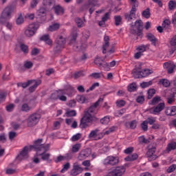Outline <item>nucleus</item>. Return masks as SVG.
<instances>
[{
  "mask_svg": "<svg viewBox=\"0 0 176 176\" xmlns=\"http://www.w3.org/2000/svg\"><path fill=\"white\" fill-rule=\"evenodd\" d=\"M56 14H64V9L60 6H56L54 7Z\"/></svg>",
  "mask_w": 176,
  "mask_h": 176,
  "instance_id": "nucleus-31",
  "label": "nucleus"
},
{
  "mask_svg": "<svg viewBox=\"0 0 176 176\" xmlns=\"http://www.w3.org/2000/svg\"><path fill=\"white\" fill-rule=\"evenodd\" d=\"M116 25H120L122 24V16H114Z\"/></svg>",
  "mask_w": 176,
  "mask_h": 176,
  "instance_id": "nucleus-50",
  "label": "nucleus"
},
{
  "mask_svg": "<svg viewBox=\"0 0 176 176\" xmlns=\"http://www.w3.org/2000/svg\"><path fill=\"white\" fill-rule=\"evenodd\" d=\"M67 107L74 108L76 105V101L75 100H71L67 103Z\"/></svg>",
  "mask_w": 176,
  "mask_h": 176,
  "instance_id": "nucleus-59",
  "label": "nucleus"
},
{
  "mask_svg": "<svg viewBox=\"0 0 176 176\" xmlns=\"http://www.w3.org/2000/svg\"><path fill=\"white\" fill-rule=\"evenodd\" d=\"M83 171V168L80 167V166L78 163H74L73 164V168L70 171V175L76 176L81 174Z\"/></svg>",
  "mask_w": 176,
  "mask_h": 176,
  "instance_id": "nucleus-16",
  "label": "nucleus"
},
{
  "mask_svg": "<svg viewBox=\"0 0 176 176\" xmlns=\"http://www.w3.org/2000/svg\"><path fill=\"white\" fill-rule=\"evenodd\" d=\"M147 39L151 42L153 46H156V42H157V39L155 38V36L151 33L147 34Z\"/></svg>",
  "mask_w": 176,
  "mask_h": 176,
  "instance_id": "nucleus-29",
  "label": "nucleus"
},
{
  "mask_svg": "<svg viewBox=\"0 0 176 176\" xmlns=\"http://www.w3.org/2000/svg\"><path fill=\"white\" fill-rule=\"evenodd\" d=\"M100 0H88L87 3L82 6L85 10L89 9V13L91 14L94 12V6H100Z\"/></svg>",
  "mask_w": 176,
  "mask_h": 176,
  "instance_id": "nucleus-12",
  "label": "nucleus"
},
{
  "mask_svg": "<svg viewBox=\"0 0 176 176\" xmlns=\"http://www.w3.org/2000/svg\"><path fill=\"white\" fill-rule=\"evenodd\" d=\"M155 152H156V147L148 148L146 156H147L150 160H156V159H157V155L155 154Z\"/></svg>",
  "mask_w": 176,
  "mask_h": 176,
  "instance_id": "nucleus-18",
  "label": "nucleus"
},
{
  "mask_svg": "<svg viewBox=\"0 0 176 176\" xmlns=\"http://www.w3.org/2000/svg\"><path fill=\"white\" fill-rule=\"evenodd\" d=\"M104 45L102 47L103 49V54H105L107 53V50H108V48L109 47V36H104Z\"/></svg>",
  "mask_w": 176,
  "mask_h": 176,
  "instance_id": "nucleus-24",
  "label": "nucleus"
},
{
  "mask_svg": "<svg viewBox=\"0 0 176 176\" xmlns=\"http://www.w3.org/2000/svg\"><path fill=\"white\" fill-rule=\"evenodd\" d=\"M16 23L18 25H20V24H23L24 23V18L21 14H20L17 17Z\"/></svg>",
  "mask_w": 176,
  "mask_h": 176,
  "instance_id": "nucleus-48",
  "label": "nucleus"
},
{
  "mask_svg": "<svg viewBox=\"0 0 176 176\" xmlns=\"http://www.w3.org/2000/svg\"><path fill=\"white\" fill-rule=\"evenodd\" d=\"M104 138V134L100 132V129H96L91 131L88 135V138L92 141H98V140H102Z\"/></svg>",
  "mask_w": 176,
  "mask_h": 176,
  "instance_id": "nucleus-9",
  "label": "nucleus"
},
{
  "mask_svg": "<svg viewBox=\"0 0 176 176\" xmlns=\"http://www.w3.org/2000/svg\"><path fill=\"white\" fill-rule=\"evenodd\" d=\"M33 65L34 63L30 60H25L23 64V67L26 69H30V68H32Z\"/></svg>",
  "mask_w": 176,
  "mask_h": 176,
  "instance_id": "nucleus-37",
  "label": "nucleus"
},
{
  "mask_svg": "<svg viewBox=\"0 0 176 176\" xmlns=\"http://www.w3.org/2000/svg\"><path fill=\"white\" fill-rule=\"evenodd\" d=\"M34 81L29 80L27 82L19 83L18 86L25 89V87H28L31 85V83H34Z\"/></svg>",
  "mask_w": 176,
  "mask_h": 176,
  "instance_id": "nucleus-42",
  "label": "nucleus"
},
{
  "mask_svg": "<svg viewBox=\"0 0 176 176\" xmlns=\"http://www.w3.org/2000/svg\"><path fill=\"white\" fill-rule=\"evenodd\" d=\"M77 36H78V33H76V32L72 33L70 36V43H74V42L76 41Z\"/></svg>",
  "mask_w": 176,
  "mask_h": 176,
  "instance_id": "nucleus-49",
  "label": "nucleus"
},
{
  "mask_svg": "<svg viewBox=\"0 0 176 176\" xmlns=\"http://www.w3.org/2000/svg\"><path fill=\"white\" fill-rule=\"evenodd\" d=\"M96 120H97L96 116L85 112L83 118L80 120V126L81 129H87V127L91 126L93 122H96Z\"/></svg>",
  "mask_w": 176,
  "mask_h": 176,
  "instance_id": "nucleus-3",
  "label": "nucleus"
},
{
  "mask_svg": "<svg viewBox=\"0 0 176 176\" xmlns=\"http://www.w3.org/2000/svg\"><path fill=\"white\" fill-rule=\"evenodd\" d=\"M103 63H104V60L100 57H97L94 60V63L96 65H98V67H102Z\"/></svg>",
  "mask_w": 176,
  "mask_h": 176,
  "instance_id": "nucleus-43",
  "label": "nucleus"
},
{
  "mask_svg": "<svg viewBox=\"0 0 176 176\" xmlns=\"http://www.w3.org/2000/svg\"><path fill=\"white\" fill-rule=\"evenodd\" d=\"M58 28H60V24L55 23L50 25L48 28V30L51 31V32H53V31H56V30H58Z\"/></svg>",
  "mask_w": 176,
  "mask_h": 176,
  "instance_id": "nucleus-38",
  "label": "nucleus"
},
{
  "mask_svg": "<svg viewBox=\"0 0 176 176\" xmlns=\"http://www.w3.org/2000/svg\"><path fill=\"white\" fill-rule=\"evenodd\" d=\"M161 98L160 96H155L153 100H151V105H156V104H159L161 101Z\"/></svg>",
  "mask_w": 176,
  "mask_h": 176,
  "instance_id": "nucleus-47",
  "label": "nucleus"
},
{
  "mask_svg": "<svg viewBox=\"0 0 176 176\" xmlns=\"http://www.w3.org/2000/svg\"><path fill=\"white\" fill-rule=\"evenodd\" d=\"M65 94H67V91L60 89L56 92L52 94L51 95V98H52V100H60V101L65 102V101H67V96H65Z\"/></svg>",
  "mask_w": 176,
  "mask_h": 176,
  "instance_id": "nucleus-8",
  "label": "nucleus"
},
{
  "mask_svg": "<svg viewBox=\"0 0 176 176\" xmlns=\"http://www.w3.org/2000/svg\"><path fill=\"white\" fill-rule=\"evenodd\" d=\"M12 13H13V8L12 6L6 7L0 17V21L2 24H5L8 30H12V24L7 22L8 20L12 17Z\"/></svg>",
  "mask_w": 176,
  "mask_h": 176,
  "instance_id": "nucleus-2",
  "label": "nucleus"
},
{
  "mask_svg": "<svg viewBox=\"0 0 176 176\" xmlns=\"http://www.w3.org/2000/svg\"><path fill=\"white\" fill-rule=\"evenodd\" d=\"M77 101L80 102V104H85V102H86V97L84 96H77Z\"/></svg>",
  "mask_w": 176,
  "mask_h": 176,
  "instance_id": "nucleus-52",
  "label": "nucleus"
},
{
  "mask_svg": "<svg viewBox=\"0 0 176 176\" xmlns=\"http://www.w3.org/2000/svg\"><path fill=\"white\" fill-rule=\"evenodd\" d=\"M65 122L66 124H67V126H71L72 129H76V127H78V122L74 120V118H67Z\"/></svg>",
  "mask_w": 176,
  "mask_h": 176,
  "instance_id": "nucleus-25",
  "label": "nucleus"
},
{
  "mask_svg": "<svg viewBox=\"0 0 176 176\" xmlns=\"http://www.w3.org/2000/svg\"><path fill=\"white\" fill-rule=\"evenodd\" d=\"M170 44L171 46H176V35L171 38Z\"/></svg>",
  "mask_w": 176,
  "mask_h": 176,
  "instance_id": "nucleus-64",
  "label": "nucleus"
},
{
  "mask_svg": "<svg viewBox=\"0 0 176 176\" xmlns=\"http://www.w3.org/2000/svg\"><path fill=\"white\" fill-rule=\"evenodd\" d=\"M162 28L164 30H168V28H170V21L168 19H166L162 23Z\"/></svg>",
  "mask_w": 176,
  "mask_h": 176,
  "instance_id": "nucleus-51",
  "label": "nucleus"
},
{
  "mask_svg": "<svg viewBox=\"0 0 176 176\" xmlns=\"http://www.w3.org/2000/svg\"><path fill=\"white\" fill-rule=\"evenodd\" d=\"M165 113L167 116H175L176 115V106L166 107Z\"/></svg>",
  "mask_w": 176,
  "mask_h": 176,
  "instance_id": "nucleus-21",
  "label": "nucleus"
},
{
  "mask_svg": "<svg viewBox=\"0 0 176 176\" xmlns=\"http://www.w3.org/2000/svg\"><path fill=\"white\" fill-rule=\"evenodd\" d=\"M146 122L148 124L152 125L156 122V117H149L147 118Z\"/></svg>",
  "mask_w": 176,
  "mask_h": 176,
  "instance_id": "nucleus-57",
  "label": "nucleus"
},
{
  "mask_svg": "<svg viewBox=\"0 0 176 176\" xmlns=\"http://www.w3.org/2000/svg\"><path fill=\"white\" fill-rule=\"evenodd\" d=\"M111 122V117L109 116H104L103 118L100 119L101 124H108Z\"/></svg>",
  "mask_w": 176,
  "mask_h": 176,
  "instance_id": "nucleus-36",
  "label": "nucleus"
},
{
  "mask_svg": "<svg viewBox=\"0 0 176 176\" xmlns=\"http://www.w3.org/2000/svg\"><path fill=\"white\" fill-rule=\"evenodd\" d=\"M16 137H17V133L13 131L9 133V138L11 141L14 140Z\"/></svg>",
  "mask_w": 176,
  "mask_h": 176,
  "instance_id": "nucleus-62",
  "label": "nucleus"
},
{
  "mask_svg": "<svg viewBox=\"0 0 176 176\" xmlns=\"http://www.w3.org/2000/svg\"><path fill=\"white\" fill-rule=\"evenodd\" d=\"M49 149H50V146L49 144H42V139L35 141L34 150L37 152V155L41 156L43 160H45L47 163H52L50 153H46Z\"/></svg>",
  "mask_w": 176,
  "mask_h": 176,
  "instance_id": "nucleus-1",
  "label": "nucleus"
},
{
  "mask_svg": "<svg viewBox=\"0 0 176 176\" xmlns=\"http://www.w3.org/2000/svg\"><path fill=\"white\" fill-rule=\"evenodd\" d=\"M75 21L79 28H82L85 25V22L80 18H76Z\"/></svg>",
  "mask_w": 176,
  "mask_h": 176,
  "instance_id": "nucleus-44",
  "label": "nucleus"
},
{
  "mask_svg": "<svg viewBox=\"0 0 176 176\" xmlns=\"http://www.w3.org/2000/svg\"><path fill=\"white\" fill-rule=\"evenodd\" d=\"M66 116H67V118L69 117H74V116H76V111L75 110H67L65 113Z\"/></svg>",
  "mask_w": 176,
  "mask_h": 176,
  "instance_id": "nucleus-41",
  "label": "nucleus"
},
{
  "mask_svg": "<svg viewBox=\"0 0 176 176\" xmlns=\"http://www.w3.org/2000/svg\"><path fill=\"white\" fill-rule=\"evenodd\" d=\"M148 50H149V45H141L136 47V50L142 54Z\"/></svg>",
  "mask_w": 176,
  "mask_h": 176,
  "instance_id": "nucleus-27",
  "label": "nucleus"
},
{
  "mask_svg": "<svg viewBox=\"0 0 176 176\" xmlns=\"http://www.w3.org/2000/svg\"><path fill=\"white\" fill-rule=\"evenodd\" d=\"M41 41L45 42L47 45L52 46L53 45V41L50 39V36L48 34H44L40 38Z\"/></svg>",
  "mask_w": 176,
  "mask_h": 176,
  "instance_id": "nucleus-26",
  "label": "nucleus"
},
{
  "mask_svg": "<svg viewBox=\"0 0 176 176\" xmlns=\"http://www.w3.org/2000/svg\"><path fill=\"white\" fill-rule=\"evenodd\" d=\"M56 45L58 49H63L65 45V38L63 36H59L56 40Z\"/></svg>",
  "mask_w": 176,
  "mask_h": 176,
  "instance_id": "nucleus-22",
  "label": "nucleus"
},
{
  "mask_svg": "<svg viewBox=\"0 0 176 176\" xmlns=\"http://www.w3.org/2000/svg\"><path fill=\"white\" fill-rule=\"evenodd\" d=\"M153 72V70L152 69H142L141 66H139L132 70V75L134 76V78L138 79L140 78H146L147 76H149V75H151Z\"/></svg>",
  "mask_w": 176,
  "mask_h": 176,
  "instance_id": "nucleus-4",
  "label": "nucleus"
},
{
  "mask_svg": "<svg viewBox=\"0 0 176 176\" xmlns=\"http://www.w3.org/2000/svg\"><path fill=\"white\" fill-rule=\"evenodd\" d=\"M169 10H174L176 8V2L174 0H170L168 4Z\"/></svg>",
  "mask_w": 176,
  "mask_h": 176,
  "instance_id": "nucleus-39",
  "label": "nucleus"
},
{
  "mask_svg": "<svg viewBox=\"0 0 176 176\" xmlns=\"http://www.w3.org/2000/svg\"><path fill=\"white\" fill-rule=\"evenodd\" d=\"M80 138H82V134L77 133L72 136V138H71V141H72L73 142H75L76 141H79Z\"/></svg>",
  "mask_w": 176,
  "mask_h": 176,
  "instance_id": "nucleus-46",
  "label": "nucleus"
},
{
  "mask_svg": "<svg viewBox=\"0 0 176 176\" xmlns=\"http://www.w3.org/2000/svg\"><path fill=\"white\" fill-rule=\"evenodd\" d=\"M115 130H116V127L111 126L109 129L103 130V131L101 133H102V134H103V137H104V135H108L109 134H111V133H113V131H115Z\"/></svg>",
  "mask_w": 176,
  "mask_h": 176,
  "instance_id": "nucleus-30",
  "label": "nucleus"
},
{
  "mask_svg": "<svg viewBox=\"0 0 176 176\" xmlns=\"http://www.w3.org/2000/svg\"><path fill=\"white\" fill-rule=\"evenodd\" d=\"M21 109L23 112H28L29 111H31V107H30L28 104L25 103L22 105Z\"/></svg>",
  "mask_w": 176,
  "mask_h": 176,
  "instance_id": "nucleus-54",
  "label": "nucleus"
},
{
  "mask_svg": "<svg viewBox=\"0 0 176 176\" xmlns=\"http://www.w3.org/2000/svg\"><path fill=\"white\" fill-rule=\"evenodd\" d=\"M90 155H91V149L86 148L82 150L78 155V160H85V159H87Z\"/></svg>",
  "mask_w": 176,
  "mask_h": 176,
  "instance_id": "nucleus-17",
  "label": "nucleus"
},
{
  "mask_svg": "<svg viewBox=\"0 0 176 176\" xmlns=\"http://www.w3.org/2000/svg\"><path fill=\"white\" fill-rule=\"evenodd\" d=\"M103 166H116L119 164V157L109 155L104 158L102 161Z\"/></svg>",
  "mask_w": 176,
  "mask_h": 176,
  "instance_id": "nucleus-7",
  "label": "nucleus"
},
{
  "mask_svg": "<svg viewBox=\"0 0 176 176\" xmlns=\"http://www.w3.org/2000/svg\"><path fill=\"white\" fill-rule=\"evenodd\" d=\"M143 17H145V19H149L151 17V12L149 11V8H147L142 12Z\"/></svg>",
  "mask_w": 176,
  "mask_h": 176,
  "instance_id": "nucleus-55",
  "label": "nucleus"
},
{
  "mask_svg": "<svg viewBox=\"0 0 176 176\" xmlns=\"http://www.w3.org/2000/svg\"><path fill=\"white\" fill-rule=\"evenodd\" d=\"M127 90L131 93L135 91V90H137V84L135 82L131 83L129 85H128Z\"/></svg>",
  "mask_w": 176,
  "mask_h": 176,
  "instance_id": "nucleus-35",
  "label": "nucleus"
},
{
  "mask_svg": "<svg viewBox=\"0 0 176 176\" xmlns=\"http://www.w3.org/2000/svg\"><path fill=\"white\" fill-rule=\"evenodd\" d=\"M175 149H176V142H170L166 147L167 152H171V151H174Z\"/></svg>",
  "mask_w": 176,
  "mask_h": 176,
  "instance_id": "nucleus-34",
  "label": "nucleus"
},
{
  "mask_svg": "<svg viewBox=\"0 0 176 176\" xmlns=\"http://www.w3.org/2000/svg\"><path fill=\"white\" fill-rule=\"evenodd\" d=\"M32 149H35V142L34 145L30 146H26L23 148L22 151L20 153V154L18 156V159L19 160H23L24 159H27L28 157V153L31 152Z\"/></svg>",
  "mask_w": 176,
  "mask_h": 176,
  "instance_id": "nucleus-10",
  "label": "nucleus"
},
{
  "mask_svg": "<svg viewBox=\"0 0 176 176\" xmlns=\"http://www.w3.org/2000/svg\"><path fill=\"white\" fill-rule=\"evenodd\" d=\"M156 93V90H155V89H151L148 90L147 92V98H148V100H151V98H152V97H153V96H155Z\"/></svg>",
  "mask_w": 176,
  "mask_h": 176,
  "instance_id": "nucleus-40",
  "label": "nucleus"
},
{
  "mask_svg": "<svg viewBox=\"0 0 176 176\" xmlns=\"http://www.w3.org/2000/svg\"><path fill=\"white\" fill-rule=\"evenodd\" d=\"M80 148H82V144L79 143L74 144L72 148V152L73 153H76L79 152V150L80 149Z\"/></svg>",
  "mask_w": 176,
  "mask_h": 176,
  "instance_id": "nucleus-33",
  "label": "nucleus"
},
{
  "mask_svg": "<svg viewBox=\"0 0 176 176\" xmlns=\"http://www.w3.org/2000/svg\"><path fill=\"white\" fill-rule=\"evenodd\" d=\"M102 67L104 68V71H111V67L108 63H102Z\"/></svg>",
  "mask_w": 176,
  "mask_h": 176,
  "instance_id": "nucleus-61",
  "label": "nucleus"
},
{
  "mask_svg": "<svg viewBox=\"0 0 176 176\" xmlns=\"http://www.w3.org/2000/svg\"><path fill=\"white\" fill-rule=\"evenodd\" d=\"M32 82H34L30 83V85H32V86H31L29 88V91L30 93L35 91V89H36V87H38V86H39V85H41V83H42V81H41V80H38L37 81L32 80Z\"/></svg>",
  "mask_w": 176,
  "mask_h": 176,
  "instance_id": "nucleus-23",
  "label": "nucleus"
},
{
  "mask_svg": "<svg viewBox=\"0 0 176 176\" xmlns=\"http://www.w3.org/2000/svg\"><path fill=\"white\" fill-rule=\"evenodd\" d=\"M164 68L168 69V74H173L174 70L176 69V65L174 62H166L164 64Z\"/></svg>",
  "mask_w": 176,
  "mask_h": 176,
  "instance_id": "nucleus-19",
  "label": "nucleus"
},
{
  "mask_svg": "<svg viewBox=\"0 0 176 176\" xmlns=\"http://www.w3.org/2000/svg\"><path fill=\"white\" fill-rule=\"evenodd\" d=\"M141 127L143 131H148V121H143V122L141 124Z\"/></svg>",
  "mask_w": 176,
  "mask_h": 176,
  "instance_id": "nucleus-56",
  "label": "nucleus"
},
{
  "mask_svg": "<svg viewBox=\"0 0 176 176\" xmlns=\"http://www.w3.org/2000/svg\"><path fill=\"white\" fill-rule=\"evenodd\" d=\"M135 12H137V9L135 8V6H134L133 7H132L130 14H125L126 20L130 21L133 19H135Z\"/></svg>",
  "mask_w": 176,
  "mask_h": 176,
  "instance_id": "nucleus-20",
  "label": "nucleus"
},
{
  "mask_svg": "<svg viewBox=\"0 0 176 176\" xmlns=\"http://www.w3.org/2000/svg\"><path fill=\"white\" fill-rule=\"evenodd\" d=\"M21 50L23 52V53H28V45L25 44H21L20 45Z\"/></svg>",
  "mask_w": 176,
  "mask_h": 176,
  "instance_id": "nucleus-58",
  "label": "nucleus"
},
{
  "mask_svg": "<svg viewBox=\"0 0 176 176\" xmlns=\"http://www.w3.org/2000/svg\"><path fill=\"white\" fill-rule=\"evenodd\" d=\"M142 27V21L138 20L135 22L134 25H131V30L133 31V34H137L138 36H142V32L141 31Z\"/></svg>",
  "mask_w": 176,
  "mask_h": 176,
  "instance_id": "nucleus-11",
  "label": "nucleus"
},
{
  "mask_svg": "<svg viewBox=\"0 0 176 176\" xmlns=\"http://www.w3.org/2000/svg\"><path fill=\"white\" fill-rule=\"evenodd\" d=\"M176 169V165L175 164H172L170 166L168 169L166 170L167 173H173V171H175Z\"/></svg>",
  "mask_w": 176,
  "mask_h": 176,
  "instance_id": "nucleus-60",
  "label": "nucleus"
},
{
  "mask_svg": "<svg viewBox=\"0 0 176 176\" xmlns=\"http://www.w3.org/2000/svg\"><path fill=\"white\" fill-rule=\"evenodd\" d=\"M47 10L45 8H41L36 12V19L39 23L46 21Z\"/></svg>",
  "mask_w": 176,
  "mask_h": 176,
  "instance_id": "nucleus-15",
  "label": "nucleus"
},
{
  "mask_svg": "<svg viewBox=\"0 0 176 176\" xmlns=\"http://www.w3.org/2000/svg\"><path fill=\"white\" fill-rule=\"evenodd\" d=\"M39 120H41V114L39 113H34L28 118V127L36 126V124L39 123Z\"/></svg>",
  "mask_w": 176,
  "mask_h": 176,
  "instance_id": "nucleus-5",
  "label": "nucleus"
},
{
  "mask_svg": "<svg viewBox=\"0 0 176 176\" xmlns=\"http://www.w3.org/2000/svg\"><path fill=\"white\" fill-rule=\"evenodd\" d=\"M38 28H39L38 23L30 24L28 28L25 30V36H28V38H31V36H34V35L36 34Z\"/></svg>",
  "mask_w": 176,
  "mask_h": 176,
  "instance_id": "nucleus-6",
  "label": "nucleus"
},
{
  "mask_svg": "<svg viewBox=\"0 0 176 176\" xmlns=\"http://www.w3.org/2000/svg\"><path fill=\"white\" fill-rule=\"evenodd\" d=\"M104 101V98H100L99 100L95 102L92 106H91L87 111L85 112L87 113H91V115H96L97 112H98V105H100V102Z\"/></svg>",
  "mask_w": 176,
  "mask_h": 176,
  "instance_id": "nucleus-13",
  "label": "nucleus"
},
{
  "mask_svg": "<svg viewBox=\"0 0 176 176\" xmlns=\"http://www.w3.org/2000/svg\"><path fill=\"white\" fill-rule=\"evenodd\" d=\"M160 85H162L164 87H168L171 85V82L166 78H162L160 80Z\"/></svg>",
  "mask_w": 176,
  "mask_h": 176,
  "instance_id": "nucleus-32",
  "label": "nucleus"
},
{
  "mask_svg": "<svg viewBox=\"0 0 176 176\" xmlns=\"http://www.w3.org/2000/svg\"><path fill=\"white\" fill-rule=\"evenodd\" d=\"M153 84V82H152V80H150L148 82H143L140 84V86L141 87H142V89H145L146 87H149V86H152Z\"/></svg>",
  "mask_w": 176,
  "mask_h": 176,
  "instance_id": "nucleus-45",
  "label": "nucleus"
},
{
  "mask_svg": "<svg viewBox=\"0 0 176 176\" xmlns=\"http://www.w3.org/2000/svg\"><path fill=\"white\" fill-rule=\"evenodd\" d=\"M116 105L120 107H124V105H126V102L123 100H117Z\"/></svg>",
  "mask_w": 176,
  "mask_h": 176,
  "instance_id": "nucleus-63",
  "label": "nucleus"
},
{
  "mask_svg": "<svg viewBox=\"0 0 176 176\" xmlns=\"http://www.w3.org/2000/svg\"><path fill=\"white\" fill-rule=\"evenodd\" d=\"M138 159V154L133 153L125 157L124 160L126 162H134V160H137Z\"/></svg>",
  "mask_w": 176,
  "mask_h": 176,
  "instance_id": "nucleus-28",
  "label": "nucleus"
},
{
  "mask_svg": "<svg viewBox=\"0 0 176 176\" xmlns=\"http://www.w3.org/2000/svg\"><path fill=\"white\" fill-rule=\"evenodd\" d=\"M90 76H92L94 79H100V78H102L104 76V74L102 73H92Z\"/></svg>",
  "mask_w": 176,
  "mask_h": 176,
  "instance_id": "nucleus-53",
  "label": "nucleus"
},
{
  "mask_svg": "<svg viewBox=\"0 0 176 176\" xmlns=\"http://www.w3.org/2000/svg\"><path fill=\"white\" fill-rule=\"evenodd\" d=\"M165 107L164 102H160L157 106L149 109L148 112L152 115H159L164 109Z\"/></svg>",
  "mask_w": 176,
  "mask_h": 176,
  "instance_id": "nucleus-14",
  "label": "nucleus"
}]
</instances>
